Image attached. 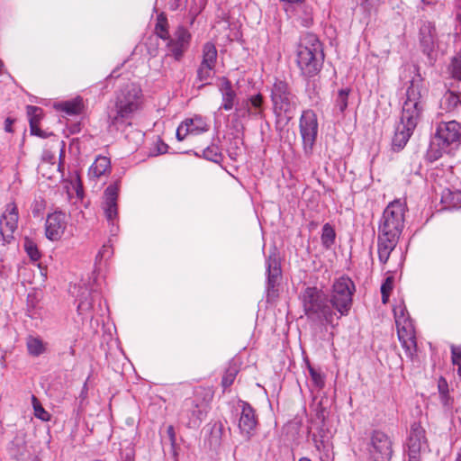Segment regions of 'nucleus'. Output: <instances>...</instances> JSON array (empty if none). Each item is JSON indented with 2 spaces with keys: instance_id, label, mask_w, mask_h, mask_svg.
Wrapping results in <instances>:
<instances>
[{
  "instance_id": "nucleus-51",
  "label": "nucleus",
  "mask_w": 461,
  "mask_h": 461,
  "mask_svg": "<svg viewBox=\"0 0 461 461\" xmlns=\"http://www.w3.org/2000/svg\"><path fill=\"white\" fill-rule=\"evenodd\" d=\"M167 149V144L161 142L160 144L158 145V152L159 154L166 153Z\"/></svg>"
},
{
  "instance_id": "nucleus-9",
  "label": "nucleus",
  "mask_w": 461,
  "mask_h": 461,
  "mask_svg": "<svg viewBox=\"0 0 461 461\" xmlns=\"http://www.w3.org/2000/svg\"><path fill=\"white\" fill-rule=\"evenodd\" d=\"M319 131L317 115L314 111H303L299 119V131L303 141V153L310 158L313 153Z\"/></svg>"
},
{
  "instance_id": "nucleus-57",
  "label": "nucleus",
  "mask_w": 461,
  "mask_h": 461,
  "mask_svg": "<svg viewBox=\"0 0 461 461\" xmlns=\"http://www.w3.org/2000/svg\"><path fill=\"white\" fill-rule=\"evenodd\" d=\"M427 0H422L423 3H426Z\"/></svg>"
},
{
  "instance_id": "nucleus-24",
  "label": "nucleus",
  "mask_w": 461,
  "mask_h": 461,
  "mask_svg": "<svg viewBox=\"0 0 461 461\" xmlns=\"http://www.w3.org/2000/svg\"><path fill=\"white\" fill-rule=\"evenodd\" d=\"M311 437L313 441L315 448L319 452H323L326 457H329L332 445L325 431L322 429H321L317 433H312Z\"/></svg>"
},
{
  "instance_id": "nucleus-38",
  "label": "nucleus",
  "mask_w": 461,
  "mask_h": 461,
  "mask_svg": "<svg viewBox=\"0 0 461 461\" xmlns=\"http://www.w3.org/2000/svg\"><path fill=\"white\" fill-rule=\"evenodd\" d=\"M24 249L32 261H37L41 258V252L37 245L32 240L26 238L23 244Z\"/></svg>"
},
{
  "instance_id": "nucleus-14",
  "label": "nucleus",
  "mask_w": 461,
  "mask_h": 461,
  "mask_svg": "<svg viewBox=\"0 0 461 461\" xmlns=\"http://www.w3.org/2000/svg\"><path fill=\"white\" fill-rule=\"evenodd\" d=\"M369 453L375 461H390L393 456V442L390 437L381 430L373 431Z\"/></svg>"
},
{
  "instance_id": "nucleus-12",
  "label": "nucleus",
  "mask_w": 461,
  "mask_h": 461,
  "mask_svg": "<svg viewBox=\"0 0 461 461\" xmlns=\"http://www.w3.org/2000/svg\"><path fill=\"white\" fill-rule=\"evenodd\" d=\"M208 411V404L204 401L194 398L185 399L179 417L189 428H197L204 420Z\"/></svg>"
},
{
  "instance_id": "nucleus-22",
  "label": "nucleus",
  "mask_w": 461,
  "mask_h": 461,
  "mask_svg": "<svg viewBox=\"0 0 461 461\" xmlns=\"http://www.w3.org/2000/svg\"><path fill=\"white\" fill-rule=\"evenodd\" d=\"M219 90L221 94V104L220 109L230 111L237 103V94L232 88L231 82L227 77H221Z\"/></svg>"
},
{
  "instance_id": "nucleus-27",
  "label": "nucleus",
  "mask_w": 461,
  "mask_h": 461,
  "mask_svg": "<svg viewBox=\"0 0 461 461\" xmlns=\"http://www.w3.org/2000/svg\"><path fill=\"white\" fill-rule=\"evenodd\" d=\"M110 167V160L106 157H98L89 168V175L94 177H100L104 175Z\"/></svg>"
},
{
  "instance_id": "nucleus-52",
  "label": "nucleus",
  "mask_w": 461,
  "mask_h": 461,
  "mask_svg": "<svg viewBox=\"0 0 461 461\" xmlns=\"http://www.w3.org/2000/svg\"><path fill=\"white\" fill-rule=\"evenodd\" d=\"M280 1L288 3V4H298V3H303L304 0H280Z\"/></svg>"
},
{
  "instance_id": "nucleus-39",
  "label": "nucleus",
  "mask_w": 461,
  "mask_h": 461,
  "mask_svg": "<svg viewBox=\"0 0 461 461\" xmlns=\"http://www.w3.org/2000/svg\"><path fill=\"white\" fill-rule=\"evenodd\" d=\"M238 369L236 366H230L222 376L221 385L224 389L229 388L234 382Z\"/></svg>"
},
{
  "instance_id": "nucleus-8",
  "label": "nucleus",
  "mask_w": 461,
  "mask_h": 461,
  "mask_svg": "<svg viewBox=\"0 0 461 461\" xmlns=\"http://www.w3.org/2000/svg\"><path fill=\"white\" fill-rule=\"evenodd\" d=\"M355 291V284L348 276H342L334 281L330 299L340 318L348 314Z\"/></svg>"
},
{
  "instance_id": "nucleus-37",
  "label": "nucleus",
  "mask_w": 461,
  "mask_h": 461,
  "mask_svg": "<svg viewBox=\"0 0 461 461\" xmlns=\"http://www.w3.org/2000/svg\"><path fill=\"white\" fill-rule=\"evenodd\" d=\"M32 401L35 417L42 421H49L50 420V414L42 407L39 400L32 395Z\"/></svg>"
},
{
  "instance_id": "nucleus-13",
  "label": "nucleus",
  "mask_w": 461,
  "mask_h": 461,
  "mask_svg": "<svg viewBox=\"0 0 461 461\" xmlns=\"http://www.w3.org/2000/svg\"><path fill=\"white\" fill-rule=\"evenodd\" d=\"M19 221L18 207L14 202L8 203L0 216V236L4 244H9L14 240Z\"/></svg>"
},
{
  "instance_id": "nucleus-34",
  "label": "nucleus",
  "mask_w": 461,
  "mask_h": 461,
  "mask_svg": "<svg viewBox=\"0 0 461 461\" xmlns=\"http://www.w3.org/2000/svg\"><path fill=\"white\" fill-rule=\"evenodd\" d=\"M336 233L330 223H325L322 227L321 243L326 249H330L335 242Z\"/></svg>"
},
{
  "instance_id": "nucleus-15",
  "label": "nucleus",
  "mask_w": 461,
  "mask_h": 461,
  "mask_svg": "<svg viewBox=\"0 0 461 461\" xmlns=\"http://www.w3.org/2000/svg\"><path fill=\"white\" fill-rule=\"evenodd\" d=\"M267 266V300H274L277 297V286L281 278V265L278 260L276 249L270 252L266 260Z\"/></svg>"
},
{
  "instance_id": "nucleus-42",
  "label": "nucleus",
  "mask_w": 461,
  "mask_h": 461,
  "mask_svg": "<svg viewBox=\"0 0 461 461\" xmlns=\"http://www.w3.org/2000/svg\"><path fill=\"white\" fill-rule=\"evenodd\" d=\"M451 359L454 366H458V373L461 372V348L452 346L451 347Z\"/></svg>"
},
{
  "instance_id": "nucleus-47",
  "label": "nucleus",
  "mask_w": 461,
  "mask_h": 461,
  "mask_svg": "<svg viewBox=\"0 0 461 461\" xmlns=\"http://www.w3.org/2000/svg\"><path fill=\"white\" fill-rule=\"evenodd\" d=\"M167 436L169 438L171 446L174 447L175 445H176V438L175 429H174V427L172 425H169L167 427Z\"/></svg>"
},
{
  "instance_id": "nucleus-50",
  "label": "nucleus",
  "mask_w": 461,
  "mask_h": 461,
  "mask_svg": "<svg viewBox=\"0 0 461 461\" xmlns=\"http://www.w3.org/2000/svg\"><path fill=\"white\" fill-rule=\"evenodd\" d=\"M14 122V120L11 119V118H6L5 121V130L7 131V132H12L13 130H12V124Z\"/></svg>"
},
{
  "instance_id": "nucleus-45",
  "label": "nucleus",
  "mask_w": 461,
  "mask_h": 461,
  "mask_svg": "<svg viewBox=\"0 0 461 461\" xmlns=\"http://www.w3.org/2000/svg\"><path fill=\"white\" fill-rule=\"evenodd\" d=\"M111 248L108 245H104L102 249L98 252L95 258V261L101 260L105 257H109L111 253Z\"/></svg>"
},
{
  "instance_id": "nucleus-28",
  "label": "nucleus",
  "mask_w": 461,
  "mask_h": 461,
  "mask_svg": "<svg viewBox=\"0 0 461 461\" xmlns=\"http://www.w3.org/2000/svg\"><path fill=\"white\" fill-rule=\"evenodd\" d=\"M59 107L68 115H77L79 114L82 111L83 102L80 97H77L76 99L59 104Z\"/></svg>"
},
{
  "instance_id": "nucleus-10",
  "label": "nucleus",
  "mask_w": 461,
  "mask_h": 461,
  "mask_svg": "<svg viewBox=\"0 0 461 461\" xmlns=\"http://www.w3.org/2000/svg\"><path fill=\"white\" fill-rule=\"evenodd\" d=\"M406 447L408 461H422L424 456L429 453L426 430L419 422L411 425Z\"/></svg>"
},
{
  "instance_id": "nucleus-19",
  "label": "nucleus",
  "mask_w": 461,
  "mask_h": 461,
  "mask_svg": "<svg viewBox=\"0 0 461 461\" xmlns=\"http://www.w3.org/2000/svg\"><path fill=\"white\" fill-rule=\"evenodd\" d=\"M209 131V125L201 115H194L183 121L176 129V139L184 140L188 135H199Z\"/></svg>"
},
{
  "instance_id": "nucleus-54",
  "label": "nucleus",
  "mask_w": 461,
  "mask_h": 461,
  "mask_svg": "<svg viewBox=\"0 0 461 461\" xmlns=\"http://www.w3.org/2000/svg\"><path fill=\"white\" fill-rule=\"evenodd\" d=\"M456 461H461V451L457 453Z\"/></svg>"
},
{
  "instance_id": "nucleus-3",
  "label": "nucleus",
  "mask_w": 461,
  "mask_h": 461,
  "mask_svg": "<svg viewBox=\"0 0 461 461\" xmlns=\"http://www.w3.org/2000/svg\"><path fill=\"white\" fill-rule=\"evenodd\" d=\"M302 306L307 319L316 324L335 327L340 319L330 296L316 286L306 287L300 294Z\"/></svg>"
},
{
  "instance_id": "nucleus-35",
  "label": "nucleus",
  "mask_w": 461,
  "mask_h": 461,
  "mask_svg": "<svg viewBox=\"0 0 461 461\" xmlns=\"http://www.w3.org/2000/svg\"><path fill=\"white\" fill-rule=\"evenodd\" d=\"M442 201L449 206L460 209L461 208V191H449L444 193Z\"/></svg>"
},
{
  "instance_id": "nucleus-30",
  "label": "nucleus",
  "mask_w": 461,
  "mask_h": 461,
  "mask_svg": "<svg viewBox=\"0 0 461 461\" xmlns=\"http://www.w3.org/2000/svg\"><path fill=\"white\" fill-rule=\"evenodd\" d=\"M26 346L29 354L33 357H39L45 351L43 341L38 337H28L26 340Z\"/></svg>"
},
{
  "instance_id": "nucleus-43",
  "label": "nucleus",
  "mask_w": 461,
  "mask_h": 461,
  "mask_svg": "<svg viewBox=\"0 0 461 461\" xmlns=\"http://www.w3.org/2000/svg\"><path fill=\"white\" fill-rule=\"evenodd\" d=\"M310 374L314 384L317 387L321 388L324 386V378L321 373L317 372L313 368H310Z\"/></svg>"
},
{
  "instance_id": "nucleus-6",
  "label": "nucleus",
  "mask_w": 461,
  "mask_h": 461,
  "mask_svg": "<svg viewBox=\"0 0 461 461\" xmlns=\"http://www.w3.org/2000/svg\"><path fill=\"white\" fill-rule=\"evenodd\" d=\"M460 143V122L455 120L438 122L428 150V157L431 160H437L443 153H450L456 149Z\"/></svg>"
},
{
  "instance_id": "nucleus-20",
  "label": "nucleus",
  "mask_w": 461,
  "mask_h": 461,
  "mask_svg": "<svg viewBox=\"0 0 461 461\" xmlns=\"http://www.w3.org/2000/svg\"><path fill=\"white\" fill-rule=\"evenodd\" d=\"M240 417L239 420V429L240 433L249 439L255 433L258 425V418L252 406L244 401H240Z\"/></svg>"
},
{
  "instance_id": "nucleus-11",
  "label": "nucleus",
  "mask_w": 461,
  "mask_h": 461,
  "mask_svg": "<svg viewBox=\"0 0 461 461\" xmlns=\"http://www.w3.org/2000/svg\"><path fill=\"white\" fill-rule=\"evenodd\" d=\"M104 312L100 293L87 288L81 289L78 294L77 314L81 316L82 321H91L95 313L103 315Z\"/></svg>"
},
{
  "instance_id": "nucleus-26",
  "label": "nucleus",
  "mask_w": 461,
  "mask_h": 461,
  "mask_svg": "<svg viewBox=\"0 0 461 461\" xmlns=\"http://www.w3.org/2000/svg\"><path fill=\"white\" fill-rule=\"evenodd\" d=\"M41 108L33 105L27 106V114L30 121L31 132L34 135L43 137L41 131L37 127L41 114Z\"/></svg>"
},
{
  "instance_id": "nucleus-18",
  "label": "nucleus",
  "mask_w": 461,
  "mask_h": 461,
  "mask_svg": "<svg viewBox=\"0 0 461 461\" xmlns=\"http://www.w3.org/2000/svg\"><path fill=\"white\" fill-rule=\"evenodd\" d=\"M118 185L113 184L107 186L104 194L103 210L108 223L112 225L111 232L115 231L113 228L118 218Z\"/></svg>"
},
{
  "instance_id": "nucleus-41",
  "label": "nucleus",
  "mask_w": 461,
  "mask_h": 461,
  "mask_svg": "<svg viewBox=\"0 0 461 461\" xmlns=\"http://www.w3.org/2000/svg\"><path fill=\"white\" fill-rule=\"evenodd\" d=\"M156 33L158 36L163 40H168L169 39V33L167 28V22H161L158 21L156 24Z\"/></svg>"
},
{
  "instance_id": "nucleus-17",
  "label": "nucleus",
  "mask_w": 461,
  "mask_h": 461,
  "mask_svg": "<svg viewBox=\"0 0 461 461\" xmlns=\"http://www.w3.org/2000/svg\"><path fill=\"white\" fill-rule=\"evenodd\" d=\"M191 41V34L184 26H179L174 33V37L168 39V54L179 61L185 52L188 50Z\"/></svg>"
},
{
  "instance_id": "nucleus-32",
  "label": "nucleus",
  "mask_w": 461,
  "mask_h": 461,
  "mask_svg": "<svg viewBox=\"0 0 461 461\" xmlns=\"http://www.w3.org/2000/svg\"><path fill=\"white\" fill-rule=\"evenodd\" d=\"M349 93L350 90L348 88H343L338 92L334 104V109L336 113H339L340 114L344 113L345 110L348 107Z\"/></svg>"
},
{
  "instance_id": "nucleus-56",
  "label": "nucleus",
  "mask_w": 461,
  "mask_h": 461,
  "mask_svg": "<svg viewBox=\"0 0 461 461\" xmlns=\"http://www.w3.org/2000/svg\"><path fill=\"white\" fill-rule=\"evenodd\" d=\"M58 170H60V164L57 166Z\"/></svg>"
},
{
  "instance_id": "nucleus-36",
  "label": "nucleus",
  "mask_w": 461,
  "mask_h": 461,
  "mask_svg": "<svg viewBox=\"0 0 461 461\" xmlns=\"http://www.w3.org/2000/svg\"><path fill=\"white\" fill-rule=\"evenodd\" d=\"M393 313H394L396 326L402 325V324L412 321L410 319V316H409V313L407 312L405 305H403L402 303L398 304L393 308Z\"/></svg>"
},
{
  "instance_id": "nucleus-55",
  "label": "nucleus",
  "mask_w": 461,
  "mask_h": 461,
  "mask_svg": "<svg viewBox=\"0 0 461 461\" xmlns=\"http://www.w3.org/2000/svg\"><path fill=\"white\" fill-rule=\"evenodd\" d=\"M298 461H312V460L308 457H301Z\"/></svg>"
},
{
  "instance_id": "nucleus-29",
  "label": "nucleus",
  "mask_w": 461,
  "mask_h": 461,
  "mask_svg": "<svg viewBox=\"0 0 461 461\" xmlns=\"http://www.w3.org/2000/svg\"><path fill=\"white\" fill-rule=\"evenodd\" d=\"M195 155L217 164H220L222 161V154L220 148L215 144H212L203 149L202 155H199L198 153H195Z\"/></svg>"
},
{
  "instance_id": "nucleus-5",
  "label": "nucleus",
  "mask_w": 461,
  "mask_h": 461,
  "mask_svg": "<svg viewBox=\"0 0 461 461\" xmlns=\"http://www.w3.org/2000/svg\"><path fill=\"white\" fill-rule=\"evenodd\" d=\"M141 89L134 83L126 84L117 95L115 110L108 115L109 128L119 130L141 105Z\"/></svg>"
},
{
  "instance_id": "nucleus-49",
  "label": "nucleus",
  "mask_w": 461,
  "mask_h": 461,
  "mask_svg": "<svg viewBox=\"0 0 461 461\" xmlns=\"http://www.w3.org/2000/svg\"><path fill=\"white\" fill-rule=\"evenodd\" d=\"M421 43L425 45L427 48H430V46L433 44L432 36L429 35L428 37H422Z\"/></svg>"
},
{
  "instance_id": "nucleus-21",
  "label": "nucleus",
  "mask_w": 461,
  "mask_h": 461,
  "mask_svg": "<svg viewBox=\"0 0 461 461\" xmlns=\"http://www.w3.org/2000/svg\"><path fill=\"white\" fill-rule=\"evenodd\" d=\"M397 333L399 340L407 355L412 356L416 349L415 330L412 321L398 325Z\"/></svg>"
},
{
  "instance_id": "nucleus-7",
  "label": "nucleus",
  "mask_w": 461,
  "mask_h": 461,
  "mask_svg": "<svg viewBox=\"0 0 461 461\" xmlns=\"http://www.w3.org/2000/svg\"><path fill=\"white\" fill-rule=\"evenodd\" d=\"M270 100L274 114L278 119L290 121L299 105V99L285 80L275 78L270 87Z\"/></svg>"
},
{
  "instance_id": "nucleus-58",
  "label": "nucleus",
  "mask_w": 461,
  "mask_h": 461,
  "mask_svg": "<svg viewBox=\"0 0 461 461\" xmlns=\"http://www.w3.org/2000/svg\"><path fill=\"white\" fill-rule=\"evenodd\" d=\"M427 0H422L423 3H426Z\"/></svg>"
},
{
  "instance_id": "nucleus-1",
  "label": "nucleus",
  "mask_w": 461,
  "mask_h": 461,
  "mask_svg": "<svg viewBox=\"0 0 461 461\" xmlns=\"http://www.w3.org/2000/svg\"><path fill=\"white\" fill-rule=\"evenodd\" d=\"M414 76L410 81L406 90V98L402 104L401 121L396 127L392 141L393 149L400 151L402 149L413 134L415 128L420 121L424 109V100L428 89L425 82L420 74L419 68L413 66Z\"/></svg>"
},
{
  "instance_id": "nucleus-25",
  "label": "nucleus",
  "mask_w": 461,
  "mask_h": 461,
  "mask_svg": "<svg viewBox=\"0 0 461 461\" xmlns=\"http://www.w3.org/2000/svg\"><path fill=\"white\" fill-rule=\"evenodd\" d=\"M218 51L212 42H206L202 49L201 65L215 68L217 63Z\"/></svg>"
},
{
  "instance_id": "nucleus-23",
  "label": "nucleus",
  "mask_w": 461,
  "mask_h": 461,
  "mask_svg": "<svg viewBox=\"0 0 461 461\" xmlns=\"http://www.w3.org/2000/svg\"><path fill=\"white\" fill-rule=\"evenodd\" d=\"M264 97L261 94L250 95L244 103V113L248 115L263 119L265 113L263 109Z\"/></svg>"
},
{
  "instance_id": "nucleus-53",
  "label": "nucleus",
  "mask_w": 461,
  "mask_h": 461,
  "mask_svg": "<svg viewBox=\"0 0 461 461\" xmlns=\"http://www.w3.org/2000/svg\"><path fill=\"white\" fill-rule=\"evenodd\" d=\"M456 19L458 20L460 25H461V11L457 12L456 14Z\"/></svg>"
},
{
  "instance_id": "nucleus-4",
  "label": "nucleus",
  "mask_w": 461,
  "mask_h": 461,
  "mask_svg": "<svg viewBox=\"0 0 461 461\" xmlns=\"http://www.w3.org/2000/svg\"><path fill=\"white\" fill-rule=\"evenodd\" d=\"M324 58L322 44L315 34L306 33L300 38L296 63L303 77H316L322 68Z\"/></svg>"
},
{
  "instance_id": "nucleus-16",
  "label": "nucleus",
  "mask_w": 461,
  "mask_h": 461,
  "mask_svg": "<svg viewBox=\"0 0 461 461\" xmlns=\"http://www.w3.org/2000/svg\"><path fill=\"white\" fill-rule=\"evenodd\" d=\"M68 226L67 215L55 211L49 213L45 221V235L51 241H57L61 239Z\"/></svg>"
},
{
  "instance_id": "nucleus-48",
  "label": "nucleus",
  "mask_w": 461,
  "mask_h": 461,
  "mask_svg": "<svg viewBox=\"0 0 461 461\" xmlns=\"http://www.w3.org/2000/svg\"><path fill=\"white\" fill-rule=\"evenodd\" d=\"M168 5L172 11L178 10L185 5L183 0H170Z\"/></svg>"
},
{
  "instance_id": "nucleus-31",
  "label": "nucleus",
  "mask_w": 461,
  "mask_h": 461,
  "mask_svg": "<svg viewBox=\"0 0 461 461\" xmlns=\"http://www.w3.org/2000/svg\"><path fill=\"white\" fill-rule=\"evenodd\" d=\"M9 451L10 455L17 460L23 459L28 452L25 442L19 438H15L12 441Z\"/></svg>"
},
{
  "instance_id": "nucleus-44",
  "label": "nucleus",
  "mask_w": 461,
  "mask_h": 461,
  "mask_svg": "<svg viewBox=\"0 0 461 461\" xmlns=\"http://www.w3.org/2000/svg\"><path fill=\"white\" fill-rule=\"evenodd\" d=\"M300 20H301V24L303 27H306V28L310 27L313 23L312 10L305 8L304 16L301 17Z\"/></svg>"
},
{
  "instance_id": "nucleus-33",
  "label": "nucleus",
  "mask_w": 461,
  "mask_h": 461,
  "mask_svg": "<svg viewBox=\"0 0 461 461\" xmlns=\"http://www.w3.org/2000/svg\"><path fill=\"white\" fill-rule=\"evenodd\" d=\"M214 68H215L212 67L199 65L196 72V79L202 83V86L209 84V81L213 77Z\"/></svg>"
},
{
  "instance_id": "nucleus-40",
  "label": "nucleus",
  "mask_w": 461,
  "mask_h": 461,
  "mask_svg": "<svg viewBox=\"0 0 461 461\" xmlns=\"http://www.w3.org/2000/svg\"><path fill=\"white\" fill-rule=\"evenodd\" d=\"M393 287V277L387 276L381 285L382 302L386 303L389 300L390 293Z\"/></svg>"
},
{
  "instance_id": "nucleus-2",
  "label": "nucleus",
  "mask_w": 461,
  "mask_h": 461,
  "mask_svg": "<svg viewBox=\"0 0 461 461\" xmlns=\"http://www.w3.org/2000/svg\"><path fill=\"white\" fill-rule=\"evenodd\" d=\"M406 212V203L400 199L391 202L384 210L377 236L378 258L382 264L387 262L398 243L404 228Z\"/></svg>"
},
{
  "instance_id": "nucleus-46",
  "label": "nucleus",
  "mask_w": 461,
  "mask_h": 461,
  "mask_svg": "<svg viewBox=\"0 0 461 461\" xmlns=\"http://www.w3.org/2000/svg\"><path fill=\"white\" fill-rule=\"evenodd\" d=\"M438 391H439V393L441 394L442 398H446L447 394V381L444 379V378H440V380L438 381Z\"/></svg>"
}]
</instances>
